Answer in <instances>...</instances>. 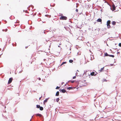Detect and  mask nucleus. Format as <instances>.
Returning <instances> with one entry per match:
<instances>
[{"mask_svg":"<svg viewBox=\"0 0 121 121\" xmlns=\"http://www.w3.org/2000/svg\"><path fill=\"white\" fill-rule=\"evenodd\" d=\"M117 6H116V7L115 6V5L114 4H113L112 5V7H113V8L116 7H117Z\"/></svg>","mask_w":121,"mask_h":121,"instance_id":"nucleus-30","label":"nucleus"},{"mask_svg":"<svg viewBox=\"0 0 121 121\" xmlns=\"http://www.w3.org/2000/svg\"><path fill=\"white\" fill-rule=\"evenodd\" d=\"M34 7V6H33L32 5H30L27 8V9L29 10H30V9L31 10L33 9Z\"/></svg>","mask_w":121,"mask_h":121,"instance_id":"nucleus-2","label":"nucleus"},{"mask_svg":"<svg viewBox=\"0 0 121 121\" xmlns=\"http://www.w3.org/2000/svg\"><path fill=\"white\" fill-rule=\"evenodd\" d=\"M69 26L71 28H72L73 27L72 26H71V25L70 26L69 25Z\"/></svg>","mask_w":121,"mask_h":121,"instance_id":"nucleus-54","label":"nucleus"},{"mask_svg":"<svg viewBox=\"0 0 121 121\" xmlns=\"http://www.w3.org/2000/svg\"><path fill=\"white\" fill-rule=\"evenodd\" d=\"M38 79L39 80H41V78L39 77L38 78Z\"/></svg>","mask_w":121,"mask_h":121,"instance_id":"nucleus-46","label":"nucleus"},{"mask_svg":"<svg viewBox=\"0 0 121 121\" xmlns=\"http://www.w3.org/2000/svg\"><path fill=\"white\" fill-rule=\"evenodd\" d=\"M9 18L11 19H13L15 18L13 16H11Z\"/></svg>","mask_w":121,"mask_h":121,"instance_id":"nucleus-15","label":"nucleus"},{"mask_svg":"<svg viewBox=\"0 0 121 121\" xmlns=\"http://www.w3.org/2000/svg\"><path fill=\"white\" fill-rule=\"evenodd\" d=\"M62 16H61L59 18V19L60 20H66L67 19V17L65 16H64L63 14H62Z\"/></svg>","mask_w":121,"mask_h":121,"instance_id":"nucleus-1","label":"nucleus"},{"mask_svg":"<svg viewBox=\"0 0 121 121\" xmlns=\"http://www.w3.org/2000/svg\"><path fill=\"white\" fill-rule=\"evenodd\" d=\"M110 7V9L111 10H112V9H111V5H110V4H108Z\"/></svg>","mask_w":121,"mask_h":121,"instance_id":"nucleus-45","label":"nucleus"},{"mask_svg":"<svg viewBox=\"0 0 121 121\" xmlns=\"http://www.w3.org/2000/svg\"><path fill=\"white\" fill-rule=\"evenodd\" d=\"M106 45L108 46V44H107V42H106Z\"/></svg>","mask_w":121,"mask_h":121,"instance_id":"nucleus-60","label":"nucleus"},{"mask_svg":"<svg viewBox=\"0 0 121 121\" xmlns=\"http://www.w3.org/2000/svg\"><path fill=\"white\" fill-rule=\"evenodd\" d=\"M6 47H5L3 48V49L2 50V51H4L5 49V48Z\"/></svg>","mask_w":121,"mask_h":121,"instance_id":"nucleus-41","label":"nucleus"},{"mask_svg":"<svg viewBox=\"0 0 121 121\" xmlns=\"http://www.w3.org/2000/svg\"><path fill=\"white\" fill-rule=\"evenodd\" d=\"M88 29L89 30H91V28H88Z\"/></svg>","mask_w":121,"mask_h":121,"instance_id":"nucleus-52","label":"nucleus"},{"mask_svg":"<svg viewBox=\"0 0 121 121\" xmlns=\"http://www.w3.org/2000/svg\"><path fill=\"white\" fill-rule=\"evenodd\" d=\"M109 56L110 57H112L113 58L114 57V55H111L109 54Z\"/></svg>","mask_w":121,"mask_h":121,"instance_id":"nucleus-24","label":"nucleus"},{"mask_svg":"<svg viewBox=\"0 0 121 121\" xmlns=\"http://www.w3.org/2000/svg\"><path fill=\"white\" fill-rule=\"evenodd\" d=\"M15 46H16V45H17L16 43V42H15Z\"/></svg>","mask_w":121,"mask_h":121,"instance_id":"nucleus-56","label":"nucleus"},{"mask_svg":"<svg viewBox=\"0 0 121 121\" xmlns=\"http://www.w3.org/2000/svg\"><path fill=\"white\" fill-rule=\"evenodd\" d=\"M66 88L67 90H72V87L71 86L69 87H67V88Z\"/></svg>","mask_w":121,"mask_h":121,"instance_id":"nucleus-10","label":"nucleus"},{"mask_svg":"<svg viewBox=\"0 0 121 121\" xmlns=\"http://www.w3.org/2000/svg\"><path fill=\"white\" fill-rule=\"evenodd\" d=\"M76 78V76H74L73 77V79H75Z\"/></svg>","mask_w":121,"mask_h":121,"instance_id":"nucleus-34","label":"nucleus"},{"mask_svg":"<svg viewBox=\"0 0 121 121\" xmlns=\"http://www.w3.org/2000/svg\"><path fill=\"white\" fill-rule=\"evenodd\" d=\"M76 26H77V28H79V26H78L77 25H76Z\"/></svg>","mask_w":121,"mask_h":121,"instance_id":"nucleus-51","label":"nucleus"},{"mask_svg":"<svg viewBox=\"0 0 121 121\" xmlns=\"http://www.w3.org/2000/svg\"><path fill=\"white\" fill-rule=\"evenodd\" d=\"M118 46L119 47H121V43H119Z\"/></svg>","mask_w":121,"mask_h":121,"instance_id":"nucleus-32","label":"nucleus"},{"mask_svg":"<svg viewBox=\"0 0 121 121\" xmlns=\"http://www.w3.org/2000/svg\"><path fill=\"white\" fill-rule=\"evenodd\" d=\"M60 15H59V16H62V14H62L60 13Z\"/></svg>","mask_w":121,"mask_h":121,"instance_id":"nucleus-50","label":"nucleus"},{"mask_svg":"<svg viewBox=\"0 0 121 121\" xmlns=\"http://www.w3.org/2000/svg\"><path fill=\"white\" fill-rule=\"evenodd\" d=\"M6 38H8V39H9V41H8V43H9V44L10 42V41L11 40V39H10V37H9V38L8 36H7L6 37Z\"/></svg>","mask_w":121,"mask_h":121,"instance_id":"nucleus-22","label":"nucleus"},{"mask_svg":"<svg viewBox=\"0 0 121 121\" xmlns=\"http://www.w3.org/2000/svg\"><path fill=\"white\" fill-rule=\"evenodd\" d=\"M64 28L67 30H68V29H69L70 30V28L69 27H66L65 26L64 27Z\"/></svg>","mask_w":121,"mask_h":121,"instance_id":"nucleus-23","label":"nucleus"},{"mask_svg":"<svg viewBox=\"0 0 121 121\" xmlns=\"http://www.w3.org/2000/svg\"><path fill=\"white\" fill-rule=\"evenodd\" d=\"M95 72H96V73H95V72H91L90 75L92 76H96V75L98 73L96 71H95Z\"/></svg>","mask_w":121,"mask_h":121,"instance_id":"nucleus-3","label":"nucleus"},{"mask_svg":"<svg viewBox=\"0 0 121 121\" xmlns=\"http://www.w3.org/2000/svg\"><path fill=\"white\" fill-rule=\"evenodd\" d=\"M79 88V87H78L77 88H76V89H78V88Z\"/></svg>","mask_w":121,"mask_h":121,"instance_id":"nucleus-61","label":"nucleus"},{"mask_svg":"<svg viewBox=\"0 0 121 121\" xmlns=\"http://www.w3.org/2000/svg\"><path fill=\"white\" fill-rule=\"evenodd\" d=\"M117 54H120V52H117Z\"/></svg>","mask_w":121,"mask_h":121,"instance_id":"nucleus-49","label":"nucleus"},{"mask_svg":"<svg viewBox=\"0 0 121 121\" xmlns=\"http://www.w3.org/2000/svg\"><path fill=\"white\" fill-rule=\"evenodd\" d=\"M76 88V87H72V90H73L74 89H75Z\"/></svg>","mask_w":121,"mask_h":121,"instance_id":"nucleus-42","label":"nucleus"},{"mask_svg":"<svg viewBox=\"0 0 121 121\" xmlns=\"http://www.w3.org/2000/svg\"><path fill=\"white\" fill-rule=\"evenodd\" d=\"M87 70H84V72L83 73V75L85 74L86 75V76H89L90 75L89 74V73H88V74L87 73Z\"/></svg>","mask_w":121,"mask_h":121,"instance_id":"nucleus-9","label":"nucleus"},{"mask_svg":"<svg viewBox=\"0 0 121 121\" xmlns=\"http://www.w3.org/2000/svg\"><path fill=\"white\" fill-rule=\"evenodd\" d=\"M116 22L115 21H112L111 23H112V25H113V26H114L116 25Z\"/></svg>","mask_w":121,"mask_h":121,"instance_id":"nucleus-12","label":"nucleus"},{"mask_svg":"<svg viewBox=\"0 0 121 121\" xmlns=\"http://www.w3.org/2000/svg\"><path fill=\"white\" fill-rule=\"evenodd\" d=\"M8 39H7V41L6 42V44L7 43V42H8Z\"/></svg>","mask_w":121,"mask_h":121,"instance_id":"nucleus-57","label":"nucleus"},{"mask_svg":"<svg viewBox=\"0 0 121 121\" xmlns=\"http://www.w3.org/2000/svg\"><path fill=\"white\" fill-rule=\"evenodd\" d=\"M116 7L113 8V10H112V11L115 10H116Z\"/></svg>","mask_w":121,"mask_h":121,"instance_id":"nucleus-35","label":"nucleus"},{"mask_svg":"<svg viewBox=\"0 0 121 121\" xmlns=\"http://www.w3.org/2000/svg\"><path fill=\"white\" fill-rule=\"evenodd\" d=\"M111 21L110 20H108L106 24H110L111 23Z\"/></svg>","mask_w":121,"mask_h":121,"instance_id":"nucleus-19","label":"nucleus"},{"mask_svg":"<svg viewBox=\"0 0 121 121\" xmlns=\"http://www.w3.org/2000/svg\"><path fill=\"white\" fill-rule=\"evenodd\" d=\"M113 64H110V66H113Z\"/></svg>","mask_w":121,"mask_h":121,"instance_id":"nucleus-43","label":"nucleus"},{"mask_svg":"<svg viewBox=\"0 0 121 121\" xmlns=\"http://www.w3.org/2000/svg\"><path fill=\"white\" fill-rule=\"evenodd\" d=\"M36 108H40V105L37 104L36 105Z\"/></svg>","mask_w":121,"mask_h":121,"instance_id":"nucleus-25","label":"nucleus"},{"mask_svg":"<svg viewBox=\"0 0 121 121\" xmlns=\"http://www.w3.org/2000/svg\"><path fill=\"white\" fill-rule=\"evenodd\" d=\"M97 6H98V7L100 9H101V10H100V11H101V12H102V9H101L102 8V7H101L100 6H99V5H97Z\"/></svg>","mask_w":121,"mask_h":121,"instance_id":"nucleus-27","label":"nucleus"},{"mask_svg":"<svg viewBox=\"0 0 121 121\" xmlns=\"http://www.w3.org/2000/svg\"><path fill=\"white\" fill-rule=\"evenodd\" d=\"M59 88V86H57L55 88V89H58Z\"/></svg>","mask_w":121,"mask_h":121,"instance_id":"nucleus-37","label":"nucleus"},{"mask_svg":"<svg viewBox=\"0 0 121 121\" xmlns=\"http://www.w3.org/2000/svg\"><path fill=\"white\" fill-rule=\"evenodd\" d=\"M67 63V62L66 61L65 62H63L60 65V66H61L62 65L64 64H65Z\"/></svg>","mask_w":121,"mask_h":121,"instance_id":"nucleus-18","label":"nucleus"},{"mask_svg":"<svg viewBox=\"0 0 121 121\" xmlns=\"http://www.w3.org/2000/svg\"><path fill=\"white\" fill-rule=\"evenodd\" d=\"M56 101L57 102H58L59 100L60 99L59 98H57L56 99Z\"/></svg>","mask_w":121,"mask_h":121,"instance_id":"nucleus-21","label":"nucleus"},{"mask_svg":"<svg viewBox=\"0 0 121 121\" xmlns=\"http://www.w3.org/2000/svg\"><path fill=\"white\" fill-rule=\"evenodd\" d=\"M78 74V73L76 72V75H75L76 76V74Z\"/></svg>","mask_w":121,"mask_h":121,"instance_id":"nucleus-64","label":"nucleus"},{"mask_svg":"<svg viewBox=\"0 0 121 121\" xmlns=\"http://www.w3.org/2000/svg\"><path fill=\"white\" fill-rule=\"evenodd\" d=\"M76 12H78V9H76Z\"/></svg>","mask_w":121,"mask_h":121,"instance_id":"nucleus-44","label":"nucleus"},{"mask_svg":"<svg viewBox=\"0 0 121 121\" xmlns=\"http://www.w3.org/2000/svg\"><path fill=\"white\" fill-rule=\"evenodd\" d=\"M91 14L90 15V16H89V18L90 19L91 18Z\"/></svg>","mask_w":121,"mask_h":121,"instance_id":"nucleus-55","label":"nucleus"},{"mask_svg":"<svg viewBox=\"0 0 121 121\" xmlns=\"http://www.w3.org/2000/svg\"><path fill=\"white\" fill-rule=\"evenodd\" d=\"M73 62V60L71 59H70L69 60V62L70 63H72Z\"/></svg>","mask_w":121,"mask_h":121,"instance_id":"nucleus-26","label":"nucleus"},{"mask_svg":"<svg viewBox=\"0 0 121 121\" xmlns=\"http://www.w3.org/2000/svg\"><path fill=\"white\" fill-rule=\"evenodd\" d=\"M102 20L101 18H99L97 20V22H100V23L101 24L102 23Z\"/></svg>","mask_w":121,"mask_h":121,"instance_id":"nucleus-8","label":"nucleus"},{"mask_svg":"<svg viewBox=\"0 0 121 121\" xmlns=\"http://www.w3.org/2000/svg\"><path fill=\"white\" fill-rule=\"evenodd\" d=\"M96 9V10H99V9H98V8H96V9Z\"/></svg>","mask_w":121,"mask_h":121,"instance_id":"nucleus-63","label":"nucleus"},{"mask_svg":"<svg viewBox=\"0 0 121 121\" xmlns=\"http://www.w3.org/2000/svg\"><path fill=\"white\" fill-rule=\"evenodd\" d=\"M28 46H26L25 48H28Z\"/></svg>","mask_w":121,"mask_h":121,"instance_id":"nucleus-59","label":"nucleus"},{"mask_svg":"<svg viewBox=\"0 0 121 121\" xmlns=\"http://www.w3.org/2000/svg\"><path fill=\"white\" fill-rule=\"evenodd\" d=\"M48 32V31H46V30H44L43 31V33L44 34H45V32ZM42 33H43V32H42Z\"/></svg>","mask_w":121,"mask_h":121,"instance_id":"nucleus-29","label":"nucleus"},{"mask_svg":"<svg viewBox=\"0 0 121 121\" xmlns=\"http://www.w3.org/2000/svg\"><path fill=\"white\" fill-rule=\"evenodd\" d=\"M110 51L112 53H115V52H112V51L111 49H110Z\"/></svg>","mask_w":121,"mask_h":121,"instance_id":"nucleus-39","label":"nucleus"},{"mask_svg":"<svg viewBox=\"0 0 121 121\" xmlns=\"http://www.w3.org/2000/svg\"><path fill=\"white\" fill-rule=\"evenodd\" d=\"M77 75V76H81V74L80 75Z\"/></svg>","mask_w":121,"mask_h":121,"instance_id":"nucleus-58","label":"nucleus"},{"mask_svg":"<svg viewBox=\"0 0 121 121\" xmlns=\"http://www.w3.org/2000/svg\"><path fill=\"white\" fill-rule=\"evenodd\" d=\"M49 16V15L48 14H46L45 15V17H47V16Z\"/></svg>","mask_w":121,"mask_h":121,"instance_id":"nucleus-48","label":"nucleus"},{"mask_svg":"<svg viewBox=\"0 0 121 121\" xmlns=\"http://www.w3.org/2000/svg\"><path fill=\"white\" fill-rule=\"evenodd\" d=\"M13 79L12 77H11L10 78L8 81V84H10L12 82Z\"/></svg>","mask_w":121,"mask_h":121,"instance_id":"nucleus-5","label":"nucleus"},{"mask_svg":"<svg viewBox=\"0 0 121 121\" xmlns=\"http://www.w3.org/2000/svg\"><path fill=\"white\" fill-rule=\"evenodd\" d=\"M64 83V82H62L61 83V84L62 85H63V84Z\"/></svg>","mask_w":121,"mask_h":121,"instance_id":"nucleus-62","label":"nucleus"},{"mask_svg":"<svg viewBox=\"0 0 121 121\" xmlns=\"http://www.w3.org/2000/svg\"><path fill=\"white\" fill-rule=\"evenodd\" d=\"M0 104H1L2 106H4L3 103L2 102H1V103H0Z\"/></svg>","mask_w":121,"mask_h":121,"instance_id":"nucleus-40","label":"nucleus"},{"mask_svg":"<svg viewBox=\"0 0 121 121\" xmlns=\"http://www.w3.org/2000/svg\"><path fill=\"white\" fill-rule=\"evenodd\" d=\"M86 85H82V86H80V87L82 86H86Z\"/></svg>","mask_w":121,"mask_h":121,"instance_id":"nucleus-38","label":"nucleus"},{"mask_svg":"<svg viewBox=\"0 0 121 121\" xmlns=\"http://www.w3.org/2000/svg\"><path fill=\"white\" fill-rule=\"evenodd\" d=\"M59 91L60 92L62 93H65L66 91V90L64 89H59Z\"/></svg>","mask_w":121,"mask_h":121,"instance_id":"nucleus-4","label":"nucleus"},{"mask_svg":"<svg viewBox=\"0 0 121 121\" xmlns=\"http://www.w3.org/2000/svg\"><path fill=\"white\" fill-rule=\"evenodd\" d=\"M103 82H107V80L105 78H104L103 80Z\"/></svg>","mask_w":121,"mask_h":121,"instance_id":"nucleus-28","label":"nucleus"},{"mask_svg":"<svg viewBox=\"0 0 121 121\" xmlns=\"http://www.w3.org/2000/svg\"><path fill=\"white\" fill-rule=\"evenodd\" d=\"M35 115L37 116H38L40 117H41L42 116V115L41 114L39 113H36L35 114Z\"/></svg>","mask_w":121,"mask_h":121,"instance_id":"nucleus-16","label":"nucleus"},{"mask_svg":"<svg viewBox=\"0 0 121 121\" xmlns=\"http://www.w3.org/2000/svg\"><path fill=\"white\" fill-rule=\"evenodd\" d=\"M54 62V61H53V62H52V63H51L49 65H50V64H52V65H54V64H53V63Z\"/></svg>","mask_w":121,"mask_h":121,"instance_id":"nucleus-36","label":"nucleus"},{"mask_svg":"<svg viewBox=\"0 0 121 121\" xmlns=\"http://www.w3.org/2000/svg\"><path fill=\"white\" fill-rule=\"evenodd\" d=\"M106 25H107L108 28H109L111 27V26L110 25V24H106Z\"/></svg>","mask_w":121,"mask_h":121,"instance_id":"nucleus-17","label":"nucleus"},{"mask_svg":"<svg viewBox=\"0 0 121 121\" xmlns=\"http://www.w3.org/2000/svg\"><path fill=\"white\" fill-rule=\"evenodd\" d=\"M109 54H108L107 52L104 53V56H109Z\"/></svg>","mask_w":121,"mask_h":121,"instance_id":"nucleus-13","label":"nucleus"},{"mask_svg":"<svg viewBox=\"0 0 121 121\" xmlns=\"http://www.w3.org/2000/svg\"><path fill=\"white\" fill-rule=\"evenodd\" d=\"M39 108L40 110L41 111H42L43 110V107L42 106H40Z\"/></svg>","mask_w":121,"mask_h":121,"instance_id":"nucleus-20","label":"nucleus"},{"mask_svg":"<svg viewBox=\"0 0 121 121\" xmlns=\"http://www.w3.org/2000/svg\"><path fill=\"white\" fill-rule=\"evenodd\" d=\"M22 71H23V70H21V71H20L19 72V73H21L22 72Z\"/></svg>","mask_w":121,"mask_h":121,"instance_id":"nucleus-47","label":"nucleus"},{"mask_svg":"<svg viewBox=\"0 0 121 121\" xmlns=\"http://www.w3.org/2000/svg\"><path fill=\"white\" fill-rule=\"evenodd\" d=\"M80 81V80H78L77 81H76L75 80H69L68 81V82H71L72 83H73L74 82V81H76V82L78 83V84H79V82H79V81Z\"/></svg>","mask_w":121,"mask_h":121,"instance_id":"nucleus-6","label":"nucleus"},{"mask_svg":"<svg viewBox=\"0 0 121 121\" xmlns=\"http://www.w3.org/2000/svg\"><path fill=\"white\" fill-rule=\"evenodd\" d=\"M59 91H57L55 95V96H58L59 95Z\"/></svg>","mask_w":121,"mask_h":121,"instance_id":"nucleus-14","label":"nucleus"},{"mask_svg":"<svg viewBox=\"0 0 121 121\" xmlns=\"http://www.w3.org/2000/svg\"><path fill=\"white\" fill-rule=\"evenodd\" d=\"M42 95L39 98V100L42 97Z\"/></svg>","mask_w":121,"mask_h":121,"instance_id":"nucleus-53","label":"nucleus"},{"mask_svg":"<svg viewBox=\"0 0 121 121\" xmlns=\"http://www.w3.org/2000/svg\"><path fill=\"white\" fill-rule=\"evenodd\" d=\"M102 29L103 30H102L104 31V30H106L107 29L105 28H104V29Z\"/></svg>","mask_w":121,"mask_h":121,"instance_id":"nucleus-33","label":"nucleus"},{"mask_svg":"<svg viewBox=\"0 0 121 121\" xmlns=\"http://www.w3.org/2000/svg\"><path fill=\"white\" fill-rule=\"evenodd\" d=\"M100 29H99V28H98V29H95V30H98V31H99V30H100Z\"/></svg>","mask_w":121,"mask_h":121,"instance_id":"nucleus-31","label":"nucleus"},{"mask_svg":"<svg viewBox=\"0 0 121 121\" xmlns=\"http://www.w3.org/2000/svg\"><path fill=\"white\" fill-rule=\"evenodd\" d=\"M49 98H50L49 97H48L47 98L45 99L43 101V103L44 104H45V103H46L48 102V99Z\"/></svg>","mask_w":121,"mask_h":121,"instance_id":"nucleus-7","label":"nucleus"},{"mask_svg":"<svg viewBox=\"0 0 121 121\" xmlns=\"http://www.w3.org/2000/svg\"><path fill=\"white\" fill-rule=\"evenodd\" d=\"M104 67H103L101 68V69L99 70V71L100 72H101L103 71L104 69Z\"/></svg>","mask_w":121,"mask_h":121,"instance_id":"nucleus-11","label":"nucleus"}]
</instances>
